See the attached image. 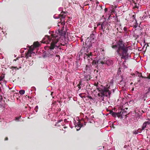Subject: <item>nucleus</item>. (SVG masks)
Instances as JSON below:
<instances>
[{"instance_id":"35","label":"nucleus","mask_w":150,"mask_h":150,"mask_svg":"<svg viewBox=\"0 0 150 150\" xmlns=\"http://www.w3.org/2000/svg\"><path fill=\"white\" fill-rule=\"evenodd\" d=\"M123 30L125 31H126L127 30V29L126 27H124V28Z\"/></svg>"},{"instance_id":"43","label":"nucleus","mask_w":150,"mask_h":150,"mask_svg":"<svg viewBox=\"0 0 150 150\" xmlns=\"http://www.w3.org/2000/svg\"><path fill=\"white\" fill-rule=\"evenodd\" d=\"M108 10H105V12H106Z\"/></svg>"},{"instance_id":"10","label":"nucleus","mask_w":150,"mask_h":150,"mask_svg":"<svg viewBox=\"0 0 150 150\" xmlns=\"http://www.w3.org/2000/svg\"><path fill=\"white\" fill-rule=\"evenodd\" d=\"M92 56L91 54H85L84 55V59L85 60L86 59L87 60V61L89 63H91L92 62L93 59H92Z\"/></svg>"},{"instance_id":"50","label":"nucleus","mask_w":150,"mask_h":150,"mask_svg":"<svg viewBox=\"0 0 150 150\" xmlns=\"http://www.w3.org/2000/svg\"><path fill=\"white\" fill-rule=\"evenodd\" d=\"M35 111L36 112H37L38 111V110H35Z\"/></svg>"},{"instance_id":"6","label":"nucleus","mask_w":150,"mask_h":150,"mask_svg":"<svg viewBox=\"0 0 150 150\" xmlns=\"http://www.w3.org/2000/svg\"><path fill=\"white\" fill-rule=\"evenodd\" d=\"M94 118L93 115L87 113L86 114L84 119L85 120H87L89 122L91 123H93L95 122L93 119Z\"/></svg>"},{"instance_id":"59","label":"nucleus","mask_w":150,"mask_h":150,"mask_svg":"<svg viewBox=\"0 0 150 150\" xmlns=\"http://www.w3.org/2000/svg\"><path fill=\"white\" fill-rule=\"evenodd\" d=\"M83 41V40H81V41Z\"/></svg>"},{"instance_id":"23","label":"nucleus","mask_w":150,"mask_h":150,"mask_svg":"<svg viewBox=\"0 0 150 150\" xmlns=\"http://www.w3.org/2000/svg\"><path fill=\"white\" fill-rule=\"evenodd\" d=\"M139 74V75H138V76H141L142 77V78H147V79H150V73L149 74L147 77H144L143 76H142L141 75H140V74Z\"/></svg>"},{"instance_id":"21","label":"nucleus","mask_w":150,"mask_h":150,"mask_svg":"<svg viewBox=\"0 0 150 150\" xmlns=\"http://www.w3.org/2000/svg\"><path fill=\"white\" fill-rule=\"evenodd\" d=\"M142 132V130H141V131L139 132H138L137 130H134L133 131V134H137L139 133H141Z\"/></svg>"},{"instance_id":"39","label":"nucleus","mask_w":150,"mask_h":150,"mask_svg":"<svg viewBox=\"0 0 150 150\" xmlns=\"http://www.w3.org/2000/svg\"><path fill=\"white\" fill-rule=\"evenodd\" d=\"M135 8H138V7L137 6H135Z\"/></svg>"},{"instance_id":"4","label":"nucleus","mask_w":150,"mask_h":150,"mask_svg":"<svg viewBox=\"0 0 150 150\" xmlns=\"http://www.w3.org/2000/svg\"><path fill=\"white\" fill-rule=\"evenodd\" d=\"M39 43L38 42H35L33 43V45H31L30 47V50L28 51L25 54V57L28 59L29 57H31V54L33 53V50L34 49L39 46Z\"/></svg>"},{"instance_id":"19","label":"nucleus","mask_w":150,"mask_h":150,"mask_svg":"<svg viewBox=\"0 0 150 150\" xmlns=\"http://www.w3.org/2000/svg\"><path fill=\"white\" fill-rule=\"evenodd\" d=\"M20 68H21V66L19 67V68H18L16 67H12L11 68V69H12L13 70H15V71H16L17 69L18 70Z\"/></svg>"},{"instance_id":"28","label":"nucleus","mask_w":150,"mask_h":150,"mask_svg":"<svg viewBox=\"0 0 150 150\" xmlns=\"http://www.w3.org/2000/svg\"><path fill=\"white\" fill-rule=\"evenodd\" d=\"M21 116L16 117L15 118V120L17 122H18L19 121V119L20 118H21Z\"/></svg>"},{"instance_id":"41","label":"nucleus","mask_w":150,"mask_h":150,"mask_svg":"<svg viewBox=\"0 0 150 150\" xmlns=\"http://www.w3.org/2000/svg\"><path fill=\"white\" fill-rule=\"evenodd\" d=\"M53 92H51V96H52L53 95Z\"/></svg>"},{"instance_id":"1","label":"nucleus","mask_w":150,"mask_h":150,"mask_svg":"<svg viewBox=\"0 0 150 150\" xmlns=\"http://www.w3.org/2000/svg\"><path fill=\"white\" fill-rule=\"evenodd\" d=\"M65 34V31L59 30L58 33L56 32L51 38L48 36H45L42 40V42L47 44L51 42L48 51L44 52L43 53V57H51L57 52V50L60 49V45H64V44H62V42L64 40Z\"/></svg>"},{"instance_id":"34","label":"nucleus","mask_w":150,"mask_h":150,"mask_svg":"<svg viewBox=\"0 0 150 150\" xmlns=\"http://www.w3.org/2000/svg\"><path fill=\"white\" fill-rule=\"evenodd\" d=\"M113 16H111V15H110L109 16V17H108V19H110V18H111V17H113Z\"/></svg>"},{"instance_id":"54","label":"nucleus","mask_w":150,"mask_h":150,"mask_svg":"<svg viewBox=\"0 0 150 150\" xmlns=\"http://www.w3.org/2000/svg\"><path fill=\"white\" fill-rule=\"evenodd\" d=\"M33 88H35V89H36V88H35V87H33Z\"/></svg>"},{"instance_id":"51","label":"nucleus","mask_w":150,"mask_h":150,"mask_svg":"<svg viewBox=\"0 0 150 150\" xmlns=\"http://www.w3.org/2000/svg\"><path fill=\"white\" fill-rule=\"evenodd\" d=\"M124 62H126V61H125H125H124Z\"/></svg>"},{"instance_id":"38","label":"nucleus","mask_w":150,"mask_h":150,"mask_svg":"<svg viewBox=\"0 0 150 150\" xmlns=\"http://www.w3.org/2000/svg\"><path fill=\"white\" fill-rule=\"evenodd\" d=\"M8 140V138L7 137H6L5 139V140Z\"/></svg>"},{"instance_id":"22","label":"nucleus","mask_w":150,"mask_h":150,"mask_svg":"<svg viewBox=\"0 0 150 150\" xmlns=\"http://www.w3.org/2000/svg\"><path fill=\"white\" fill-rule=\"evenodd\" d=\"M33 61L32 60L31 61V60H28L27 61V62L28 63V65H31L33 64Z\"/></svg>"},{"instance_id":"8","label":"nucleus","mask_w":150,"mask_h":150,"mask_svg":"<svg viewBox=\"0 0 150 150\" xmlns=\"http://www.w3.org/2000/svg\"><path fill=\"white\" fill-rule=\"evenodd\" d=\"M92 63L93 65H96L99 64H104V60L101 61L100 59H98L96 58H95L93 60L92 62Z\"/></svg>"},{"instance_id":"20","label":"nucleus","mask_w":150,"mask_h":150,"mask_svg":"<svg viewBox=\"0 0 150 150\" xmlns=\"http://www.w3.org/2000/svg\"><path fill=\"white\" fill-rule=\"evenodd\" d=\"M147 125V124H146V122H144L142 127V130H143L146 127Z\"/></svg>"},{"instance_id":"37","label":"nucleus","mask_w":150,"mask_h":150,"mask_svg":"<svg viewBox=\"0 0 150 150\" xmlns=\"http://www.w3.org/2000/svg\"><path fill=\"white\" fill-rule=\"evenodd\" d=\"M38 105H37L35 106V109H38Z\"/></svg>"},{"instance_id":"2","label":"nucleus","mask_w":150,"mask_h":150,"mask_svg":"<svg viewBox=\"0 0 150 150\" xmlns=\"http://www.w3.org/2000/svg\"><path fill=\"white\" fill-rule=\"evenodd\" d=\"M112 47L116 50L117 53L121 56V59L125 60L128 59V49L130 46H125L122 40H120L115 44L113 43Z\"/></svg>"},{"instance_id":"5","label":"nucleus","mask_w":150,"mask_h":150,"mask_svg":"<svg viewBox=\"0 0 150 150\" xmlns=\"http://www.w3.org/2000/svg\"><path fill=\"white\" fill-rule=\"evenodd\" d=\"M111 93L107 88H103L102 89L100 92V95L99 94V99L100 100H103L104 97L106 96L110 98Z\"/></svg>"},{"instance_id":"14","label":"nucleus","mask_w":150,"mask_h":150,"mask_svg":"<svg viewBox=\"0 0 150 150\" xmlns=\"http://www.w3.org/2000/svg\"><path fill=\"white\" fill-rule=\"evenodd\" d=\"M107 23V21H105L103 22L101 25V29L103 31H104V30L105 29L107 30H109V28H108V27H107V28H106Z\"/></svg>"},{"instance_id":"25","label":"nucleus","mask_w":150,"mask_h":150,"mask_svg":"<svg viewBox=\"0 0 150 150\" xmlns=\"http://www.w3.org/2000/svg\"><path fill=\"white\" fill-rule=\"evenodd\" d=\"M117 6L116 5H112L111 6V8L110 9H115L117 8Z\"/></svg>"},{"instance_id":"55","label":"nucleus","mask_w":150,"mask_h":150,"mask_svg":"<svg viewBox=\"0 0 150 150\" xmlns=\"http://www.w3.org/2000/svg\"><path fill=\"white\" fill-rule=\"evenodd\" d=\"M33 88H35V89H36V88H35V87H33Z\"/></svg>"},{"instance_id":"49","label":"nucleus","mask_w":150,"mask_h":150,"mask_svg":"<svg viewBox=\"0 0 150 150\" xmlns=\"http://www.w3.org/2000/svg\"><path fill=\"white\" fill-rule=\"evenodd\" d=\"M100 25V24L99 23L98 24V25Z\"/></svg>"},{"instance_id":"36","label":"nucleus","mask_w":150,"mask_h":150,"mask_svg":"<svg viewBox=\"0 0 150 150\" xmlns=\"http://www.w3.org/2000/svg\"><path fill=\"white\" fill-rule=\"evenodd\" d=\"M148 92H150V86L148 89Z\"/></svg>"},{"instance_id":"15","label":"nucleus","mask_w":150,"mask_h":150,"mask_svg":"<svg viewBox=\"0 0 150 150\" xmlns=\"http://www.w3.org/2000/svg\"><path fill=\"white\" fill-rule=\"evenodd\" d=\"M126 112L124 110H122L121 112L117 113V116L121 117L122 118H123L124 116L126 115Z\"/></svg>"},{"instance_id":"29","label":"nucleus","mask_w":150,"mask_h":150,"mask_svg":"<svg viewBox=\"0 0 150 150\" xmlns=\"http://www.w3.org/2000/svg\"><path fill=\"white\" fill-rule=\"evenodd\" d=\"M98 7H100L101 9H105V10L108 9V8H105V6H98Z\"/></svg>"},{"instance_id":"17","label":"nucleus","mask_w":150,"mask_h":150,"mask_svg":"<svg viewBox=\"0 0 150 150\" xmlns=\"http://www.w3.org/2000/svg\"><path fill=\"white\" fill-rule=\"evenodd\" d=\"M95 33L93 32L92 33V34H91L90 35V40L91 41H94V38H95Z\"/></svg>"},{"instance_id":"45","label":"nucleus","mask_w":150,"mask_h":150,"mask_svg":"<svg viewBox=\"0 0 150 150\" xmlns=\"http://www.w3.org/2000/svg\"><path fill=\"white\" fill-rule=\"evenodd\" d=\"M137 38H138L139 37V35H137Z\"/></svg>"},{"instance_id":"31","label":"nucleus","mask_w":150,"mask_h":150,"mask_svg":"<svg viewBox=\"0 0 150 150\" xmlns=\"http://www.w3.org/2000/svg\"><path fill=\"white\" fill-rule=\"evenodd\" d=\"M4 77V76H0V81H1L3 80Z\"/></svg>"},{"instance_id":"11","label":"nucleus","mask_w":150,"mask_h":150,"mask_svg":"<svg viewBox=\"0 0 150 150\" xmlns=\"http://www.w3.org/2000/svg\"><path fill=\"white\" fill-rule=\"evenodd\" d=\"M85 44V46L84 47V49L87 52H88L89 51L88 49H90L91 47V42H88L87 43L86 42Z\"/></svg>"},{"instance_id":"40","label":"nucleus","mask_w":150,"mask_h":150,"mask_svg":"<svg viewBox=\"0 0 150 150\" xmlns=\"http://www.w3.org/2000/svg\"><path fill=\"white\" fill-rule=\"evenodd\" d=\"M56 56H57V57H59V58H60V56L59 55H56Z\"/></svg>"},{"instance_id":"52","label":"nucleus","mask_w":150,"mask_h":150,"mask_svg":"<svg viewBox=\"0 0 150 150\" xmlns=\"http://www.w3.org/2000/svg\"><path fill=\"white\" fill-rule=\"evenodd\" d=\"M33 88H35V89H36V88H35V87H33Z\"/></svg>"},{"instance_id":"9","label":"nucleus","mask_w":150,"mask_h":150,"mask_svg":"<svg viewBox=\"0 0 150 150\" xmlns=\"http://www.w3.org/2000/svg\"><path fill=\"white\" fill-rule=\"evenodd\" d=\"M130 15L132 16V19L133 20V21H132V23H134V24H133V25L134 26L136 27L138 25V23L137 22V20L135 19L136 16L135 12H133L131 14H129V16H130Z\"/></svg>"},{"instance_id":"27","label":"nucleus","mask_w":150,"mask_h":150,"mask_svg":"<svg viewBox=\"0 0 150 150\" xmlns=\"http://www.w3.org/2000/svg\"><path fill=\"white\" fill-rule=\"evenodd\" d=\"M110 23L109 21H107V25L106 28H107V27H108V28H109V29L111 27L110 26Z\"/></svg>"},{"instance_id":"24","label":"nucleus","mask_w":150,"mask_h":150,"mask_svg":"<svg viewBox=\"0 0 150 150\" xmlns=\"http://www.w3.org/2000/svg\"><path fill=\"white\" fill-rule=\"evenodd\" d=\"M110 114L112 116H115L116 115H117V113H116L115 112H113V111L110 112Z\"/></svg>"},{"instance_id":"32","label":"nucleus","mask_w":150,"mask_h":150,"mask_svg":"<svg viewBox=\"0 0 150 150\" xmlns=\"http://www.w3.org/2000/svg\"><path fill=\"white\" fill-rule=\"evenodd\" d=\"M147 16L146 15H144V16L142 17L141 19L143 20H144Z\"/></svg>"},{"instance_id":"42","label":"nucleus","mask_w":150,"mask_h":150,"mask_svg":"<svg viewBox=\"0 0 150 150\" xmlns=\"http://www.w3.org/2000/svg\"><path fill=\"white\" fill-rule=\"evenodd\" d=\"M67 120L66 119H64V122H66V121Z\"/></svg>"},{"instance_id":"58","label":"nucleus","mask_w":150,"mask_h":150,"mask_svg":"<svg viewBox=\"0 0 150 150\" xmlns=\"http://www.w3.org/2000/svg\"><path fill=\"white\" fill-rule=\"evenodd\" d=\"M2 32H3V33H4L3 32V31H2Z\"/></svg>"},{"instance_id":"30","label":"nucleus","mask_w":150,"mask_h":150,"mask_svg":"<svg viewBox=\"0 0 150 150\" xmlns=\"http://www.w3.org/2000/svg\"><path fill=\"white\" fill-rule=\"evenodd\" d=\"M147 120L148 121H147L145 122H146V124L147 125H150V119H148Z\"/></svg>"},{"instance_id":"7","label":"nucleus","mask_w":150,"mask_h":150,"mask_svg":"<svg viewBox=\"0 0 150 150\" xmlns=\"http://www.w3.org/2000/svg\"><path fill=\"white\" fill-rule=\"evenodd\" d=\"M114 83L113 80H111L110 81L109 83V86L107 88H107L109 91H110L111 93H114L115 91V89L113 87V83Z\"/></svg>"},{"instance_id":"12","label":"nucleus","mask_w":150,"mask_h":150,"mask_svg":"<svg viewBox=\"0 0 150 150\" xmlns=\"http://www.w3.org/2000/svg\"><path fill=\"white\" fill-rule=\"evenodd\" d=\"M104 64H106L108 66L111 65L113 64L112 61L108 58L104 59Z\"/></svg>"},{"instance_id":"18","label":"nucleus","mask_w":150,"mask_h":150,"mask_svg":"<svg viewBox=\"0 0 150 150\" xmlns=\"http://www.w3.org/2000/svg\"><path fill=\"white\" fill-rule=\"evenodd\" d=\"M86 70L84 71L86 73H90L91 71L90 67L89 66L86 65V67L85 68Z\"/></svg>"},{"instance_id":"46","label":"nucleus","mask_w":150,"mask_h":150,"mask_svg":"<svg viewBox=\"0 0 150 150\" xmlns=\"http://www.w3.org/2000/svg\"><path fill=\"white\" fill-rule=\"evenodd\" d=\"M86 122H84V125H86Z\"/></svg>"},{"instance_id":"33","label":"nucleus","mask_w":150,"mask_h":150,"mask_svg":"<svg viewBox=\"0 0 150 150\" xmlns=\"http://www.w3.org/2000/svg\"><path fill=\"white\" fill-rule=\"evenodd\" d=\"M123 65L124 66V68H127V67L126 66V65H125V64H124V62H123Z\"/></svg>"},{"instance_id":"48","label":"nucleus","mask_w":150,"mask_h":150,"mask_svg":"<svg viewBox=\"0 0 150 150\" xmlns=\"http://www.w3.org/2000/svg\"><path fill=\"white\" fill-rule=\"evenodd\" d=\"M140 150H146L143 149H140Z\"/></svg>"},{"instance_id":"16","label":"nucleus","mask_w":150,"mask_h":150,"mask_svg":"<svg viewBox=\"0 0 150 150\" xmlns=\"http://www.w3.org/2000/svg\"><path fill=\"white\" fill-rule=\"evenodd\" d=\"M86 79L84 78L83 79H80V82L79 84L77 85V86L78 87V90H79L81 88V86H82L83 85L82 84V81H84Z\"/></svg>"},{"instance_id":"3","label":"nucleus","mask_w":150,"mask_h":150,"mask_svg":"<svg viewBox=\"0 0 150 150\" xmlns=\"http://www.w3.org/2000/svg\"><path fill=\"white\" fill-rule=\"evenodd\" d=\"M67 12L62 11L61 12V13L59 15L55 14L53 16V17L54 19H57L60 18L61 20V22H59L58 24L61 23L62 24H64V20L65 16L67 15Z\"/></svg>"},{"instance_id":"56","label":"nucleus","mask_w":150,"mask_h":150,"mask_svg":"<svg viewBox=\"0 0 150 150\" xmlns=\"http://www.w3.org/2000/svg\"><path fill=\"white\" fill-rule=\"evenodd\" d=\"M71 127V128H73V127Z\"/></svg>"},{"instance_id":"13","label":"nucleus","mask_w":150,"mask_h":150,"mask_svg":"<svg viewBox=\"0 0 150 150\" xmlns=\"http://www.w3.org/2000/svg\"><path fill=\"white\" fill-rule=\"evenodd\" d=\"M74 125L76 127H77L76 129L77 131H79L81 127L83 126V125L81 124L79 122H78L77 123L75 122L76 120L74 119Z\"/></svg>"},{"instance_id":"57","label":"nucleus","mask_w":150,"mask_h":150,"mask_svg":"<svg viewBox=\"0 0 150 150\" xmlns=\"http://www.w3.org/2000/svg\"><path fill=\"white\" fill-rule=\"evenodd\" d=\"M63 126H64L63 125H62V127H63Z\"/></svg>"},{"instance_id":"44","label":"nucleus","mask_w":150,"mask_h":150,"mask_svg":"<svg viewBox=\"0 0 150 150\" xmlns=\"http://www.w3.org/2000/svg\"><path fill=\"white\" fill-rule=\"evenodd\" d=\"M61 122V120H59V121H58V123H59V122Z\"/></svg>"},{"instance_id":"47","label":"nucleus","mask_w":150,"mask_h":150,"mask_svg":"<svg viewBox=\"0 0 150 150\" xmlns=\"http://www.w3.org/2000/svg\"><path fill=\"white\" fill-rule=\"evenodd\" d=\"M67 128V127H64V128Z\"/></svg>"},{"instance_id":"53","label":"nucleus","mask_w":150,"mask_h":150,"mask_svg":"<svg viewBox=\"0 0 150 150\" xmlns=\"http://www.w3.org/2000/svg\"><path fill=\"white\" fill-rule=\"evenodd\" d=\"M33 88H35V89H36V88H35V87H33Z\"/></svg>"},{"instance_id":"26","label":"nucleus","mask_w":150,"mask_h":150,"mask_svg":"<svg viewBox=\"0 0 150 150\" xmlns=\"http://www.w3.org/2000/svg\"><path fill=\"white\" fill-rule=\"evenodd\" d=\"M25 92V91L23 90H21L19 91V93L21 95H23L24 94Z\"/></svg>"}]
</instances>
